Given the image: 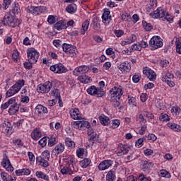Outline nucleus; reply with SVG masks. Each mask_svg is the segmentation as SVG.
Segmentation results:
<instances>
[{
    "label": "nucleus",
    "mask_w": 181,
    "mask_h": 181,
    "mask_svg": "<svg viewBox=\"0 0 181 181\" xmlns=\"http://www.w3.org/2000/svg\"><path fill=\"white\" fill-rule=\"evenodd\" d=\"M2 23L5 26H11V28H16L21 25V21L19 19L15 18L10 14H6L2 21Z\"/></svg>",
    "instance_id": "f257e3e1"
},
{
    "label": "nucleus",
    "mask_w": 181,
    "mask_h": 181,
    "mask_svg": "<svg viewBox=\"0 0 181 181\" xmlns=\"http://www.w3.org/2000/svg\"><path fill=\"white\" fill-rule=\"evenodd\" d=\"M27 57L28 62L31 63H37L39 60V52L36 49L31 47L27 49Z\"/></svg>",
    "instance_id": "f03ea898"
},
{
    "label": "nucleus",
    "mask_w": 181,
    "mask_h": 181,
    "mask_svg": "<svg viewBox=\"0 0 181 181\" xmlns=\"http://www.w3.org/2000/svg\"><path fill=\"white\" fill-rule=\"evenodd\" d=\"M26 12L28 13H30L31 15H35V16H37V15H40L46 12V6H28L26 8Z\"/></svg>",
    "instance_id": "7ed1b4c3"
},
{
    "label": "nucleus",
    "mask_w": 181,
    "mask_h": 181,
    "mask_svg": "<svg viewBox=\"0 0 181 181\" xmlns=\"http://www.w3.org/2000/svg\"><path fill=\"white\" fill-rule=\"evenodd\" d=\"M149 46L151 50H156L163 46V42L158 36L153 37L149 41Z\"/></svg>",
    "instance_id": "20e7f679"
},
{
    "label": "nucleus",
    "mask_w": 181,
    "mask_h": 181,
    "mask_svg": "<svg viewBox=\"0 0 181 181\" xmlns=\"http://www.w3.org/2000/svg\"><path fill=\"white\" fill-rule=\"evenodd\" d=\"M71 125L76 129H81V131L86 129V128H90V123L84 119H79L76 122H71Z\"/></svg>",
    "instance_id": "39448f33"
},
{
    "label": "nucleus",
    "mask_w": 181,
    "mask_h": 181,
    "mask_svg": "<svg viewBox=\"0 0 181 181\" xmlns=\"http://www.w3.org/2000/svg\"><path fill=\"white\" fill-rule=\"evenodd\" d=\"M52 87H53L52 82L47 81L44 84H39L37 86V91L42 94H47V93H49L52 90Z\"/></svg>",
    "instance_id": "423d86ee"
},
{
    "label": "nucleus",
    "mask_w": 181,
    "mask_h": 181,
    "mask_svg": "<svg viewBox=\"0 0 181 181\" xmlns=\"http://www.w3.org/2000/svg\"><path fill=\"white\" fill-rule=\"evenodd\" d=\"M63 51L66 54H69L71 57H74L77 54V48L75 46H73L69 44H63L62 45Z\"/></svg>",
    "instance_id": "0eeeda50"
},
{
    "label": "nucleus",
    "mask_w": 181,
    "mask_h": 181,
    "mask_svg": "<svg viewBox=\"0 0 181 181\" xmlns=\"http://www.w3.org/2000/svg\"><path fill=\"white\" fill-rule=\"evenodd\" d=\"M51 71L57 73V74H62V73H67L68 70L62 63L56 64L50 66Z\"/></svg>",
    "instance_id": "6e6552de"
},
{
    "label": "nucleus",
    "mask_w": 181,
    "mask_h": 181,
    "mask_svg": "<svg viewBox=\"0 0 181 181\" xmlns=\"http://www.w3.org/2000/svg\"><path fill=\"white\" fill-rule=\"evenodd\" d=\"M1 165L3 168H5L8 172H13V166L11 164V160H9V158L6 154H4Z\"/></svg>",
    "instance_id": "1a4fd4ad"
},
{
    "label": "nucleus",
    "mask_w": 181,
    "mask_h": 181,
    "mask_svg": "<svg viewBox=\"0 0 181 181\" xmlns=\"http://www.w3.org/2000/svg\"><path fill=\"white\" fill-rule=\"evenodd\" d=\"M110 94L111 95V97H115V98H121L122 94H124V90H122V88H121V86H114L110 90Z\"/></svg>",
    "instance_id": "9d476101"
},
{
    "label": "nucleus",
    "mask_w": 181,
    "mask_h": 181,
    "mask_svg": "<svg viewBox=\"0 0 181 181\" xmlns=\"http://www.w3.org/2000/svg\"><path fill=\"white\" fill-rule=\"evenodd\" d=\"M89 70H90V67L86 65H82L76 68L73 71V74L74 76H81V74H86V73L88 72Z\"/></svg>",
    "instance_id": "9b49d317"
},
{
    "label": "nucleus",
    "mask_w": 181,
    "mask_h": 181,
    "mask_svg": "<svg viewBox=\"0 0 181 181\" xmlns=\"http://www.w3.org/2000/svg\"><path fill=\"white\" fill-rule=\"evenodd\" d=\"M166 11L161 8H159L150 13V16L153 19H158V18H165L166 16Z\"/></svg>",
    "instance_id": "f8f14e48"
},
{
    "label": "nucleus",
    "mask_w": 181,
    "mask_h": 181,
    "mask_svg": "<svg viewBox=\"0 0 181 181\" xmlns=\"http://www.w3.org/2000/svg\"><path fill=\"white\" fill-rule=\"evenodd\" d=\"M65 149H66V146H64V144L59 143L57 144L54 148L52 150V155H54V156L58 157L59 155L64 152Z\"/></svg>",
    "instance_id": "ddd939ff"
},
{
    "label": "nucleus",
    "mask_w": 181,
    "mask_h": 181,
    "mask_svg": "<svg viewBox=\"0 0 181 181\" xmlns=\"http://www.w3.org/2000/svg\"><path fill=\"white\" fill-rule=\"evenodd\" d=\"M119 151L117 152L118 156H122V155H127L129 152V146L127 144H119L118 145Z\"/></svg>",
    "instance_id": "4468645a"
},
{
    "label": "nucleus",
    "mask_w": 181,
    "mask_h": 181,
    "mask_svg": "<svg viewBox=\"0 0 181 181\" xmlns=\"http://www.w3.org/2000/svg\"><path fill=\"white\" fill-rule=\"evenodd\" d=\"M113 163L114 162L111 160H105L99 164L98 169L99 170H107V169L112 166Z\"/></svg>",
    "instance_id": "2eb2a0df"
},
{
    "label": "nucleus",
    "mask_w": 181,
    "mask_h": 181,
    "mask_svg": "<svg viewBox=\"0 0 181 181\" xmlns=\"http://www.w3.org/2000/svg\"><path fill=\"white\" fill-rule=\"evenodd\" d=\"M143 74H145L150 81H155L156 80V74L152 69H144Z\"/></svg>",
    "instance_id": "dca6fc26"
},
{
    "label": "nucleus",
    "mask_w": 181,
    "mask_h": 181,
    "mask_svg": "<svg viewBox=\"0 0 181 181\" xmlns=\"http://www.w3.org/2000/svg\"><path fill=\"white\" fill-rule=\"evenodd\" d=\"M119 70L122 71V73H127L128 71H131V64L128 62H122L118 66Z\"/></svg>",
    "instance_id": "f3484780"
},
{
    "label": "nucleus",
    "mask_w": 181,
    "mask_h": 181,
    "mask_svg": "<svg viewBox=\"0 0 181 181\" xmlns=\"http://www.w3.org/2000/svg\"><path fill=\"white\" fill-rule=\"evenodd\" d=\"M110 13H111V12L110 11V9H108V8L104 9V12L102 16V19H103V23H105V25L110 24V22L111 21V16H110Z\"/></svg>",
    "instance_id": "a211bd4d"
},
{
    "label": "nucleus",
    "mask_w": 181,
    "mask_h": 181,
    "mask_svg": "<svg viewBox=\"0 0 181 181\" xmlns=\"http://www.w3.org/2000/svg\"><path fill=\"white\" fill-rule=\"evenodd\" d=\"M19 107L21 105L18 103H14L13 105H11L8 108V114L9 115H15L19 111Z\"/></svg>",
    "instance_id": "6ab92c4d"
},
{
    "label": "nucleus",
    "mask_w": 181,
    "mask_h": 181,
    "mask_svg": "<svg viewBox=\"0 0 181 181\" xmlns=\"http://www.w3.org/2000/svg\"><path fill=\"white\" fill-rule=\"evenodd\" d=\"M35 112L40 115V114H47L49 111L47 110V107L42 105H37L35 107Z\"/></svg>",
    "instance_id": "aec40b11"
},
{
    "label": "nucleus",
    "mask_w": 181,
    "mask_h": 181,
    "mask_svg": "<svg viewBox=\"0 0 181 181\" xmlns=\"http://www.w3.org/2000/svg\"><path fill=\"white\" fill-rule=\"evenodd\" d=\"M54 29L57 30H63V29H67V26H66V23L64 21H59L56 23L54 25Z\"/></svg>",
    "instance_id": "412c9836"
},
{
    "label": "nucleus",
    "mask_w": 181,
    "mask_h": 181,
    "mask_svg": "<svg viewBox=\"0 0 181 181\" xmlns=\"http://www.w3.org/2000/svg\"><path fill=\"white\" fill-rule=\"evenodd\" d=\"M17 93H19V90L14 86H11L8 90H7L6 93V98H9V97H12L15 95Z\"/></svg>",
    "instance_id": "4be33fe9"
},
{
    "label": "nucleus",
    "mask_w": 181,
    "mask_h": 181,
    "mask_svg": "<svg viewBox=\"0 0 181 181\" xmlns=\"http://www.w3.org/2000/svg\"><path fill=\"white\" fill-rule=\"evenodd\" d=\"M78 81L81 83H83V84H88V83H91V77L87 75L78 76Z\"/></svg>",
    "instance_id": "5701e85b"
},
{
    "label": "nucleus",
    "mask_w": 181,
    "mask_h": 181,
    "mask_svg": "<svg viewBox=\"0 0 181 181\" xmlns=\"http://www.w3.org/2000/svg\"><path fill=\"white\" fill-rule=\"evenodd\" d=\"M70 116L73 118V119H81V115H80V111L78 109H74L72 112L70 113Z\"/></svg>",
    "instance_id": "b1692460"
},
{
    "label": "nucleus",
    "mask_w": 181,
    "mask_h": 181,
    "mask_svg": "<svg viewBox=\"0 0 181 181\" xmlns=\"http://www.w3.org/2000/svg\"><path fill=\"white\" fill-rule=\"evenodd\" d=\"M117 179V175H115V171L113 170H110L108 171L106 175V181H115Z\"/></svg>",
    "instance_id": "393cba45"
},
{
    "label": "nucleus",
    "mask_w": 181,
    "mask_h": 181,
    "mask_svg": "<svg viewBox=\"0 0 181 181\" xmlns=\"http://www.w3.org/2000/svg\"><path fill=\"white\" fill-rule=\"evenodd\" d=\"M65 144L68 149H74V148H76V143L73 141V140H71V138H69V137L66 138Z\"/></svg>",
    "instance_id": "a878e982"
},
{
    "label": "nucleus",
    "mask_w": 181,
    "mask_h": 181,
    "mask_svg": "<svg viewBox=\"0 0 181 181\" xmlns=\"http://www.w3.org/2000/svg\"><path fill=\"white\" fill-rule=\"evenodd\" d=\"M99 121H100V124L104 126L108 125V124H110V117H108L104 115L99 116Z\"/></svg>",
    "instance_id": "bb28decb"
},
{
    "label": "nucleus",
    "mask_w": 181,
    "mask_h": 181,
    "mask_svg": "<svg viewBox=\"0 0 181 181\" xmlns=\"http://www.w3.org/2000/svg\"><path fill=\"white\" fill-rule=\"evenodd\" d=\"M36 160L37 162H38L39 165H40L43 168H47V166H49V161L46 160V158H43L42 157H37Z\"/></svg>",
    "instance_id": "cd10ccee"
},
{
    "label": "nucleus",
    "mask_w": 181,
    "mask_h": 181,
    "mask_svg": "<svg viewBox=\"0 0 181 181\" xmlns=\"http://www.w3.org/2000/svg\"><path fill=\"white\" fill-rule=\"evenodd\" d=\"M151 168H153V163L152 162L144 160L143 161L142 170L144 172H146V170H149Z\"/></svg>",
    "instance_id": "c85d7f7f"
},
{
    "label": "nucleus",
    "mask_w": 181,
    "mask_h": 181,
    "mask_svg": "<svg viewBox=\"0 0 181 181\" xmlns=\"http://www.w3.org/2000/svg\"><path fill=\"white\" fill-rule=\"evenodd\" d=\"M88 26H90V21L86 20L82 23V28L81 29V35H85L87 30H88Z\"/></svg>",
    "instance_id": "c756f323"
},
{
    "label": "nucleus",
    "mask_w": 181,
    "mask_h": 181,
    "mask_svg": "<svg viewBox=\"0 0 181 181\" xmlns=\"http://www.w3.org/2000/svg\"><path fill=\"white\" fill-rule=\"evenodd\" d=\"M42 136V133L37 129H34L31 133V137L34 141H37Z\"/></svg>",
    "instance_id": "7c9ffc66"
},
{
    "label": "nucleus",
    "mask_w": 181,
    "mask_h": 181,
    "mask_svg": "<svg viewBox=\"0 0 181 181\" xmlns=\"http://www.w3.org/2000/svg\"><path fill=\"white\" fill-rule=\"evenodd\" d=\"M35 175L37 176V177H38V179H43L44 180L46 181H50L49 180V176L42 171H37L35 173Z\"/></svg>",
    "instance_id": "2f4dec72"
},
{
    "label": "nucleus",
    "mask_w": 181,
    "mask_h": 181,
    "mask_svg": "<svg viewBox=\"0 0 181 181\" xmlns=\"http://www.w3.org/2000/svg\"><path fill=\"white\" fill-rule=\"evenodd\" d=\"M121 98H115V97H111L110 101L112 104V106L115 108L118 107L119 105H121V103L119 102V100Z\"/></svg>",
    "instance_id": "473e14b6"
},
{
    "label": "nucleus",
    "mask_w": 181,
    "mask_h": 181,
    "mask_svg": "<svg viewBox=\"0 0 181 181\" xmlns=\"http://www.w3.org/2000/svg\"><path fill=\"white\" fill-rule=\"evenodd\" d=\"M90 26H92L95 30H98L101 28V25H100V21H98V19L95 18H93Z\"/></svg>",
    "instance_id": "72a5a7b5"
},
{
    "label": "nucleus",
    "mask_w": 181,
    "mask_h": 181,
    "mask_svg": "<svg viewBox=\"0 0 181 181\" xmlns=\"http://www.w3.org/2000/svg\"><path fill=\"white\" fill-rule=\"evenodd\" d=\"M49 95L54 97L57 100H59L60 101L61 96H60V90H59V89L54 88V90H52L49 93Z\"/></svg>",
    "instance_id": "f704fd0d"
},
{
    "label": "nucleus",
    "mask_w": 181,
    "mask_h": 181,
    "mask_svg": "<svg viewBox=\"0 0 181 181\" xmlns=\"http://www.w3.org/2000/svg\"><path fill=\"white\" fill-rule=\"evenodd\" d=\"M168 125L170 129H173V131H176L177 132H180L181 131V127L179 124H176L175 123H169Z\"/></svg>",
    "instance_id": "c9c22d12"
},
{
    "label": "nucleus",
    "mask_w": 181,
    "mask_h": 181,
    "mask_svg": "<svg viewBox=\"0 0 181 181\" xmlns=\"http://www.w3.org/2000/svg\"><path fill=\"white\" fill-rule=\"evenodd\" d=\"M90 163H91V160L90 158H85L80 161V165L81 168H88V166H90Z\"/></svg>",
    "instance_id": "e433bc0d"
},
{
    "label": "nucleus",
    "mask_w": 181,
    "mask_h": 181,
    "mask_svg": "<svg viewBox=\"0 0 181 181\" xmlns=\"http://www.w3.org/2000/svg\"><path fill=\"white\" fill-rule=\"evenodd\" d=\"M134 50H137L138 52H141V50H142V48L141 47L139 43L134 44L133 45L129 47L130 52H134Z\"/></svg>",
    "instance_id": "4c0bfd02"
},
{
    "label": "nucleus",
    "mask_w": 181,
    "mask_h": 181,
    "mask_svg": "<svg viewBox=\"0 0 181 181\" xmlns=\"http://www.w3.org/2000/svg\"><path fill=\"white\" fill-rule=\"evenodd\" d=\"M143 28L146 30V32H149L150 30H152L153 26L152 24L149 23H146V21H142Z\"/></svg>",
    "instance_id": "58836bf2"
},
{
    "label": "nucleus",
    "mask_w": 181,
    "mask_h": 181,
    "mask_svg": "<svg viewBox=\"0 0 181 181\" xmlns=\"http://www.w3.org/2000/svg\"><path fill=\"white\" fill-rule=\"evenodd\" d=\"M13 86L18 89V91H20L21 88L25 86V80H19Z\"/></svg>",
    "instance_id": "ea45409f"
},
{
    "label": "nucleus",
    "mask_w": 181,
    "mask_h": 181,
    "mask_svg": "<svg viewBox=\"0 0 181 181\" xmlns=\"http://www.w3.org/2000/svg\"><path fill=\"white\" fill-rule=\"evenodd\" d=\"M54 145H56V136L52 134L49 138L48 146H54Z\"/></svg>",
    "instance_id": "a19ab883"
},
{
    "label": "nucleus",
    "mask_w": 181,
    "mask_h": 181,
    "mask_svg": "<svg viewBox=\"0 0 181 181\" xmlns=\"http://www.w3.org/2000/svg\"><path fill=\"white\" fill-rule=\"evenodd\" d=\"M105 95V92L101 88H96L95 96L96 97H104Z\"/></svg>",
    "instance_id": "79ce46f5"
},
{
    "label": "nucleus",
    "mask_w": 181,
    "mask_h": 181,
    "mask_svg": "<svg viewBox=\"0 0 181 181\" xmlns=\"http://www.w3.org/2000/svg\"><path fill=\"white\" fill-rule=\"evenodd\" d=\"M19 4L15 2L14 3V6H13L12 9H11V12L13 15H18V13H19Z\"/></svg>",
    "instance_id": "37998d69"
},
{
    "label": "nucleus",
    "mask_w": 181,
    "mask_h": 181,
    "mask_svg": "<svg viewBox=\"0 0 181 181\" xmlns=\"http://www.w3.org/2000/svg\"><path fill=\"white\" fill-rule=\"evenodd\" d=\"M145 117L143 113L140 114L138 117H137V121H139L141 124V125H144L146 124V119H145Z\"/></svg>",
    "instance_id": "c03bdc74"
},
{
    "label": "nucleus",
    "mask_w": 181,
    "mask_h": 181,
    "mask_svg": "<svg viewBox=\"0 0 181 181\" xmlns=\"http://www.w3.org/2000/svg\"><path fill=\"white\" fill-rule=\"evenodd\" d=\"M88 138V141L92 143V145L98 139V134L97 133L90 134Z\"/></svg>",
    "instance_id": "a18cd8bd"
},
{
    "label": "nucleus",
    "mask_w": 181,
    "mask_h": 181,
    "mask_svg": "<svg viewBox=\"0 0 181 181\" xmlns=\"http://www.w3.org/2000/svg\"><path fill=\"white\" fill-rule=\"evenodd\" d=\"M96 91H97V87H95V86H92L87 89V93L88 94H90V95H95Z\"/></svg>",
    "instance_id": "49530a36"
},
{
    "label": "nucleus",
    "mask_w": 181,
    "mask_h": 181,
    "mask_svg": "<svg viewBox=\"0 0 181 181\" xmlns=\"http://www.w3.org/2000/svg\"><path fill=\"white\" fill-rule=\"evenodd\" d=\"M66 11L69 13H74V12H76V6H74V5L69 4L68 6H66Z\"/></svg>",
    "instance_id": "de8ad7c7"
},
{
    "label": "nucleus",
    "mask_w": 181,
    "mask_h": 181,
    "mask_svg": "<svg viewBox=\"0 0 181 181\" xmlns=\"http://www.w3.org/2000/svg\"><path fill=\"white\" fill-rule=\"evenodd\" d=\"M42 159H46L47 160H50V151L49 150H45L42 153Z\"/></svg>",
    "instance_id": "09e8293b"
},
{
    "label": "nucleus",
    "mask_w": 181,
    "mask_h": 181,
    "mask_svg": "<svg viewBox=\"0 0 181 181\" xmlns=\"http://www.w3.org/2000/svg\"><path fill=\"white\" fill-rule=\"evenodd\" d=\"M32 64H35V63L30 62V61L23 63L24 68L26 70H32V69L33 68V66Z\"/></svg>",
    "instance_id": "8fccbe9b"
},
{
    "label": "nucleus",
    "mask_w": 181,
    "mask_h": 181,
    "mask_svg": "<svg viewBox=\"0 0 181 181\" xmlns=\"http://www.w3.org/2000/svg\"><path fill=\"white\" fill-rule=\"evenodd\" d=\"M128 101L129 105H132V107H136V99L134 97L128 96Z\"/></svg>",
    "instance_id": "3c124183"
},
{
    "label": "nucleus",
    "mask_w": 181,
    "mask_h": 181,
    "mask_svg": "<svg viewBox=\"0 0 181 181\" xmlns=\"http://www.w3.org/2000/svg\"><path fill=\"white\" fill-rule=\"evenodd\" d=\"M173 77L175 76H173V74L168 72L165 76H163L162 80L163 81H168V78H169V80H172Z\"/></svg>",
    "instance_id": "603ef678"
},
{
    "label": "nucleus",
    "mask_w": 181,
    "mask_h": 181,
    "mask_svg": "<svg viewBox=\"0 0 181 181\" xmlns=\"http://www.w3.org/2000/svg\"><path fill=\"white\" fill-rule=\"evenodd\" d=\"M38 144H39V145H40V146H42V148H45V146H46V145L47 144V139H46V137L41 139L38 141Z\"/></svg>",
    "instance_id": "864d4df0"
},
{
    "label": "nucleus",
    "mask_w": 181,
    "mask_h": 181,
    "mask_svg": "<svg viewBox=\"0 0 181 181\" xmlns=\"http://www.w3.org/2000/svg\"><path fill=\"white\" fill-rule=\"evenodd\" d=\"M146 138H147V139L151 142H155V141L157 139L156 136L153 134H149L148 136H146Z\"/></svg>",
    "instance_id": "5fc2aeb1"
},
{
    "label": "nucleus",
    "mask_w": 181,
    "mask_h": 181,
    "mask_svg": "<svg viewBox=\"0 0 181 181\" xmlns=\"http://www.w3.org/2000/svg\"><path fill=\"white\" fill-rule=\"evenodd\" d=\"M160 175H161L163 177H167V178L170 177V174L169 173V172L166 171L165 170H160Z\"/></svg>",
    "instance_id": "6e6d98bb"
},
{
    "label": "nucleus",
    "mask_w": 181,
    "mask_h": 181,
    "mask_svg": "<svg viewBox=\"0 0 181 181\" xmlns=\"http://www.w3.org/2000/svg\"><path fill=\"white\" fill-rule=\"evenodd\" d=\"M119 124H121L119 122V119H114L112 121V128H113V129H115V128H118V127H119Z\"/></svg>",
    "instance_id": "4d7b16f0"
},
{
    "label": "nucleus",
    "mask_w": 181,
    "mask_h": 181,
    "mask_svg": "<svg viewBox=\"0 0 181 181\" xmlns=\"http://www.w3.org/2000/svg\"><path fill=\"white\" fill-rule=\"evenodd\" d=\"M13 60L15 63H18V59L19 57V52L18 51H14L12 54Z\"/></svg>",
    "instance_id": "13d9d810"
},
{
    "label": "nucleus",
    "mask_w": 181,
    "mask_h": 181,
    "mask_svg": "<svg viewBox=\"0 0 181 181\" xmlns=\"http://www.w3.org/2000/svg\"><path fill=\"white\" fill-rule=\"evenodd\" d=\"M176 45V52L179 54H181V42L180 41H176L175 42Z\"/></svg>",
    "instance_id": "bf43d9fd"
},
{
    "label": "nucleus",
    "mask_w": 181,
    "mask_h": 181,
    "mask_svg": "<svg viewBox=\"0 0 181 181\" xmlns=\"http://www.w3.org/2000/svg\"><path fill=\"white\" fill-rule=\"evenodd\" d=\"M160 120L163 121V122H165V121H169V116L168 114H161L160 116Z\"/></svg>",
    "instance_id": "052dcab7"
},
{
    "label": "nucleus",
    "mask_w": 181,
    "mask_h": 181,
    "mask_svg": "<svg viewBox=\"0 0 181 181\" xmlns=\"http://www.w3.org/2000/svg\"><path fill=\"white\" fill-rule=\"evenodd\" d=\"M144 145V138H140L136 141V146L137 148H141Z\"/></svg>",
    "instance_id": "680f3d73"
},
{
    "label": "nucleus",
    "mask_w": 181,
    "mask_h": 181,
    "mask_svg": "<svg viewBox=\"0 0 181 181\" xmlns=\"http://www.w3.org/2000/svg\"><path fill=\"white\" fill-rule=\"evenodd\" d=\"M171 112H175V114L176 115H179L180 114V107H177V106H174L172 109H171Z\"/></svg>",
    "instance_id": "e2e57ef3"
},
{
    "label": "nucleus",
    "mask_w": 181,
    "mask_h": 181,
    "mask_svg": "<svg viewBox=\"0 0 181 181\" xmlns=\"http://www.w3.org/2000/svg\"><path fill=\"white\" fill-rule=\"evenodd\" d=\"M160 64L163 67H168V66H169V61H168V59H162Z\"/></svg>",
    "instance_id": "0e129e2a"
},
{
    "label": "nucleus",
    "mask_w": 181,
    "mask_h": 181,
    "mask_svg": "<svg viewBox=\"0 0 181 181\" xmlns=\"http://www.w3.org/2000/svg\"><path fill=\"white\" fill-rule=\"evenodd\" d=\"M136 41V35L132 34L130 35L129 40H128V44L131 45V43H134V42Z\"/></svg>",
    "instance_id": "69168bd1"
},
{
    "label": "nucleus",
    "mask_w": 181,
    "mask_h": 181,
    "mask_svg": "<svg viewBox=\"0 0 181 181\" xmlns=\"http://www.w3.org/2000/svg\"><path fill=\"white\" fill-rule=\"evenodd\" d=\"M139 180H141V181H151V177H145V175L144 174H141L139 176Z\"/></svg>",
    "instance_id": "338daca9"
},
{
    "label": "nucleus",
    "mask_w": 181,
    "mask_h": 181,
    "mask_svg": "<svg viewBox=\"0 0 181 181\" xmlns=\"http://www.w3.org/2000/svg\"><path fill=\"white\" fill-rule=\"evenodd\" d=\"M76 155L78 158H82L84 155V148H79L76 151Z\"/></svg>",
    "instance_id": "774afa93"
}]
</instances>
